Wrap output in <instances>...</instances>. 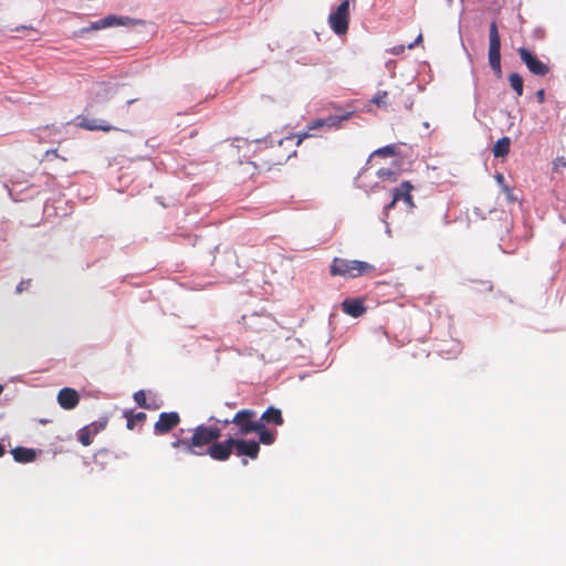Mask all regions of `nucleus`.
Segmentation results:
<instances>
[{"label": "nucleus", "mask_w": 566, "mask_h": 566, "mask_svg": "<svg viewBox=\"0 0 566 566\" xmlns=\"http://www.w3.org/2000/svg\"><path fill=\"white\" fill-rule=\"evenodd\" d=\"M474 214L480 217L481 216V209L480 208H474L473 210Z\"/></svg>", "instance_id": "nucleus-43"}, {"label": "nucleus", "mask_w": 566, "mask_h": 566, "mask_svg": "<svg viewBox=\"0 0 566 566\" xmlns=\"http://www.w3.org/2000/svg\"><path fill=\"white\" fill-rule=\"evenodd\" d=\"M377 176L380 180H391L396 181L397 179V172L391 169L381 168L377 171Z\"/></svg>", "instance_id": "nucleus-28"}, {"label": "nucleus", "mask_w": 566, "mask_h": 566, "mask_svg": "<svg viewBox=\"0 0 566 566\" xmlns=\"http://www.w3.org/2000/svg\"><path fill=\"white\" fill-rule=\"evenodd\" d=\"M324 122H325V119H324V118L316 119V120H314V122L308 126V128H310V129H316V128H318V127H323V126H325V123H324Z\"/></svg>", "instance_id": "nucleus-34"}, {"label": "nucleus", "mask_w": 566, "mask_h": 566, "mask_svg": "<svg viewBox=\"0 0 566 566\" xmlns=\"http://www.w3.org/2000/svg\"><path fill=\"white\" fill-rule=\"evenodd\" d=\"M374 269L375 266L373 264L365 261L335 258L331 265V274L334 276L357 277Z\"/></svg>", "instance_id": "nucleus-2"}, {"label": "nucleus", "mask_w": 566, "mask_h": 566, "mask_svg": "<svg viewBox=\"0 0 566 566\" xmlns=\"http://www.w3.org/2000/svg\"><path fill=\"white\" fill-rule=\"evenodd\" d=\"M403 50H405V46H403V45H400V46H394V48L390 50V52H391L392 54H400L401 52H403Z\"/></svg>", "instance_id": "nucleus-37"}, {"label": "nucleus", "mask_w": 566, "mask_h": 566, "mask_svg": "<svg viewBox=\"0 0 566 566\" xmlns=\"http://www.w3.org/2000/svg\"><path fill=\"white\" fill-rule=\"evenodd\" d=\"M396 202L397 201H394V198H392L391 201L384 207L382 218L388 217V211L395 207Z\"/></svg>", "instance_id": "nucleus-33"}, {"label": "nucleus", "mask_w": 566, "mask_h": 566, "mask_svg": "<svg viewBox=\"0 0 566 566\" xmlns=\"http://www.w3.org/2000/svg\"><path fill=\"white\" fill-rule=\"evenodd\" d=\"M4 454V447L2 444H0V457H2Z\"/></svg>", "instance_id": "nucleus-45"}, {"label": "nucleus", "mask_w": 566, "mask_h": 566, "mask_svg": "<svg viewBox=\"0 0 566 566\" xmlns=\"http://www.w3.org/2000/svg\"><path fill=\"white\" fill-rule=\"evenodd\" d=\"M349 22V0H344L337 9L328 17L331 29L337 34H345L348 30Z\"/></svg>", "instance_id": "nucleus-5"}, {"label": "nucleus", "mask_w": 566, "mask_h": 566, "mask_svg": "<svg viewBox=\"0 0 566 566\" xmlns=\"http://www.w3.org/2000/svg\"><path fill=\"white\" fill-rule=\"evenodd\" d=\"M137 23H139V21H136L129 17H117L114 14H109V15L104 17L97 21L92 22L88 27L81 29L80 33L83 34V33H86L90 31H95V30H101V29H106V28H112V27H118V25L134 27Z\"/></svg>", "instance_id": "nucleus-6"}, {"label": "nucleus", "mask_w": 566, "mask_h": 566, "mask_svg": "<svg viewBox=\"0 0 566 566\" xmlns=\"http://www.w3.org/2000/svg\"><path fill=\"white\" fill-rule=\"evenodd\" d=\"M421 40H422V35H421V34H419V35L417 36V39L415 40V42H412V43L408 44V49H413V48H415V45H416V44H418Z\"/></svg>", "instance_id": "nucleus-39"}, {"label": "nucleus", "mask_w": 566, "mask_h": 566, "mask_svg": "<svg viewBox=\"0 0 566 566\" xmlns=\"http://www.w3.org/2000/svg\"><path fill=\"white\" fill-rule=\"evenodd\" d=\"M387 96H388V92L387 91H378L371 102L374 104H376L378 107H382V108H387Z\"/></svg>", "instance_id": "nucleus-26"}, {"label": "nucleus", "mask_w": 566, "mask_h": 566, "mask_svg": "<svg viewBox=\"0 0 566 566\" xmlns=\"http://www.w3.org/2000/svg\"><path fill=\"white\" fill-rule=\"evenodd\" d=\"M262 421L265 423H274L275 426H281L283 423V417L280 409L274 407H269L261 416Z\"/></svg>", "instance_id": "nucleus-18"}, {"label": "nucleus", "mask_w": 566, "mask_h": 566, "mask_svg": "<svg viewBox=\"0 0 566 566\" xmlns=\"http://www.w3.org/2000/svg\"><path fill=\"white\" fill-rule=\"evenodd\" d=\"M449 3H451V0H448Z\"/></svg>", "instance_id": "nucleus-51"}, {"label": "nucleus", "mask_w": 566, "mask_h": 566, "mask_svg": "<svg viewBox=\"0 0 566 566\" xmlns=\"http://www.w3.org/2000/svg\"><path fill=\"white\" fill-rule=\"evenodd\" d=\"M536 98H537L538 103H544V101H545V91L544 90H538L536 92Z\"/></svg>", "instance_id": "nucleus-36"}, {"label": "nucleus", "mask_w": 566, "mask_h": 566, "mask_svg": "<svg viewBox=\"0 0 566 566\" xmlns=\"http://www.w3.org/2000/svg\"><path fill=\"white\" fill-rule=\"evenodd\" d=\"M510 145H511V139L509 137L504 136V137L500 138L493 147L494 157H496V158L505 157L510 151Z\"/></svg>", "instance_id": "nucleus-19"}, {"label": "nucleus", "mask_w": 566, "mask_h": 566, "mask_svg": "<svg viewBox=\"0 0 566 566\" xmlns=\"http://www.w3.org/2000/svg\"><path fill=\"white\" fill-rule=\"evenodd\" d=\"M77 125L81 128L87 129V130H103V132H109L113 129H116L114 126L108 124L104 119H97V118H87V117H77Z\"/></svg>", "instance_id": "nucleus-14"}, {"label": "nucleus", "mask_w": 566, "mask_h": 566, "mask_svg": "<svg viewBox=\"0 0 566 566\" xmlns=\"http://www.w3.org/2000/svg\"><path fill=\"white\" fill-rule=\"evenodd\" d=\"M352 115H353V112H347V113H344L343 115H331V116L324 118L325 126L338 128V127H340V124L344 120L349 119L352 117Z\"/></svg>", "instance_id": "nucleus-21"}, {"label": "nucleus", "mask_w": 566, "mask_h": 566, "mask_svg": "<svg viewBox=\"0 0 566 566\" xmlns=\"http://www.w3.org/2000/svg\"><path fill=\"white\" fill-rule=\"evenodd\" d=\"M242 464H243V465H247V464H248V460L243 459V460H242Z\"/></svg>", "instance_id": "nucleus-46"}, {"label": "nucleus", "mask_w": 566, "mask_h": 566, "mask_svg": "<svg viewBox=\"0 0 566 566\" xmlns=\"http://www.w3.org/2000/svg\"><path fill=\"white\" fill-rule=\"evenodd\" d=\"M189 442H190V440H188V439H184V440L176 439L174 442H171V446H172V448L182 447L185 449V451L188 452Z\"/></svg>", "instance_id": "nucleus-31"}, {"label": "nucleus", "mask_w": 566, "mask_h": 566, "mask_svg": "<svg viewBox=\"0 0 566 566\" xmlns=\"http://www.w3.org/2000/svg\"><path fill=\"white\" fill-rule=\"evenodd\" d=\"M518 55L522 62L526 65L528 71L537 76H545L549 72L547 64L542 62L530 50L525 48L518 49Z\"/></svg>", "instance_id": "nucleus-9"}, {"label": "nucleus", "mask_w": 566, "mask_h": 566, "mask_svg": "<svg viewBox=\"0 0 566 566\" xmlns=\"http://www.w3.org/2000/svg\"><path fill=\"white\" fill-rule=\"evenodd\" d=\"M23 284H24V282H21V283L18 284V286H17V292L18 293H21L23 291V289H24Z\"/></svg>", "instance_id": "nucleus-41"}, {"label": "nucleus", "mask_w": 566, "mask_h": 566, "mask_svg": "<svg viewBox=\"0 0 566 566\" xmlns=\"http://www.w3.org/2000/svg\"><path fill=\"white\" fill-rule=\"evenodd\" d=\"M310 136L311 135L308 133H303V134L297 135V143L296 144L300 145L303 142V139H305V138H307Z\"/></svg>", "instance_id": "nucleus-38"}, {"label": "nucleus", "mask_w": 566, "mask_h": 566, "mask_svg": "<svg viewBox=\"0 0 566 566\" xmlns=\"http://www.w3.org/2000/svg\"><path fill=\"white\" fill-rule=\"evenodd\" d=\"M179 421L180 418L177 412H161L159 415L158 421L155 423V432L159 434H165L169 432L172 428H175L179 423Z\"/></svg>", "instance_id": "nucleus-11"}, {"label": "nucleus", "mask_w": 566, "mask_h": 566, "mask_svg": "<svg viewBox=\"0 0 566 566\" xmlns=\"http://www.w3.org/2000/svg\"><path fill=\"white\" fill-rule=\"evenodd\" d=\"M93 437L94 434L88 430L86 426L77 431V439L85 447L92 443Z\"/></svg>", "instance_id": "nucleus-23"}, {"label": "nucleus", "mask_w": 566, "mask_h": 566, "mask_svg": "<svg viewBox=\"0 0 566 566\" xmlns=\"http://www.w3.org/2000/svg\"><path fill=\"white\" fill-rule=\"evenodd\" d=\"M116 86L112 83L96 82L88 90V102L86 108H93L95 105L103 104L114 96Z\"/></svg>", "instance_id": "nucleus-4"}, {"label": "nucleus", "mask_w": 566, "mask_h": 566, "mask_svg": "<svg viewBox=\"0 0 566 566\" xmlns=\"http://www.w3.org/2000/svg\"><path fill=\"white\" fill-rule=\"evenodd\" d=\"M2 391H3V386L0 385V395L2 394Z\"/></svg>", "instance_id": "nucleus-50"}, {"label": "nucleus", "mask_w": 566, "mask_h": 566, "mask_svg": "<svg viewBox=\"0 0 566 566\" xmlns=\"http://www.w3.org/2000/svg\"><path fill=\"white\" fill-rule=\"evenodd\" d=\"M233 450V438H228L224 441H214L207 450L206 454H209L213 460L226 461L229 459Z\"/></svg>", "instance_id": "nucleus-10"}, {"label": "nucleus", "mask_w": 566, "mask_h": 566, "mask_svg": "<svg viewBox=\"0 0 566 566\" xmlns=\"http://www.w3.org/2000/svg\"><path fill=\"white\" fill-rule=\"evenodd\" d=\"M80 397L76 390L65 387L57 394L59 405L66 410H71L77 406Z\"/></svg>", "instance_id": "nucleus-13"}, {"label": "nucleus", "mask_w": 566, "mask_h": 566, "mask_svg": "<svg viewBox=\"0 0 566 566\" xmlns=\"http://www.w3.org/2000/svg\"><path fill=\"white\" fill-rule=\"evenodd\" d=\"M243 325L254 332L272 329L275 325L274 318L270 314L252 313L242 316Z\"/></svg>", "instance_id": "nucleus-8"}, {"label": "nucleus", "mask_w": 566, "mask_h": 566, "mask_svg": "<svg viewBox=\"0 0 566 566\" xmlns=\"http://www.w3.org/2000/svg\"><path fill=\"white\" fill-rule=\"evenodd\" d=\"M510 85L514 90L517 96L523 95L524 85H523V78L517 73H511L509 76Z\"/></svg>", "instance_id": "nucleus-22"}, {"label": "nucleus", "mask_w": 566, "mask_h": 566, "mask_svg": "<svg viewBox=\"0 0 566 566\" xmlns=\"http://www.w3.org/2000/svg\"><path fill=\"white\" fill-rule=\"evenodd\" d=\"M260 442L254 440H242L233 438V449L238 455H247L251 459H256L260 451Z\"/></svg>", "instance_id": "nucleus-12"}, {"label": "nucleus", "mask_w": 566, "mask_h": 566, "mask_svg": "<svg viewBox=\"0 0 566 566\" xmlns=\"http://www.w3.org/2000/svg\"><path fill=\"white\" fill-rule=\"evenodd\" d=\"M396 154L395 145H387L381 148L376 149L373 155L374 156H394Z\"/></svg>", "instance_id": "nucleus-29"}, {"label": "nucleus", "mask_w": 566, "mask_h": 566, "mask_svg": "<svg viewBox=\"0 0 566 566\" xmlns=\"http://www.w3.org/2000/svg\"><path fill=\"white\" fill-rule=\"evenodd\" d=\"M134 400L135 402L140 407V408H145V409H148V405L146 402V394L144 390H138L134 394Z\"/></svg>", "instance_id": "nucleus-30"}, {"label": "nucleus", "mask_w": 566, "mask_h": 566, "mask_svg": "<svg viewBox=\"0 0 566 566\" xmlns=\"http://www.w3.org/2000/svg\"><path fill=\"white\" fill-rule=\"evenodd\" d=\"M224 406H227L229 408H234L235 407V402H226Z\"/></svg>", "instance_id": "nucleus-44"}, {"label": "nucleus", "mask_w": 566, "mask_h": 566, "mask_svg": "<svg viewBox=\"0 0 566 566\" xmlns=\"http://www.w3.org/2000/svg\"><path fill=\"white\" fill-rule=\"evenodd\" d=\"M391 63H392V62H387V66H388V67H392V64H391Z\"/></svg>", "instance_id": "nucleus-49"}, {"label": "nucleus", "mask_w": 566, "mask_h": 566, "mask_svg": "<svg viewBox=\"0 0 566 566\" xmlns=\"http://www.w3.org/2000/svg\"><path fill=\"white\" fill-rule=\"evenodd\" d=\"M391 63H392V62H387V66H388V67H392V64H391Z\"/></svg>", "instance_id": "nucleus-48"}, {"label": "nucleus", "mask_w": 566, "mask_h": 566, "mask_svg": "<svg viewBox=\"0 0 566 566\" xmlns=\"http://www.w3.org/2000/svg\"><path fill=\"white\" fill-rule=\"evenodd\" d=\"M423 126H424L426 128H428V127H429V123H428V122H424V123H423Z\"/></svg>", "instance_id": "nucleus-47"}, {"label": "nucleus", "mask_w": 566, "mask_h": 566, "mask_svg": "<svg viewBox=\"0 0 566 566\" xmlns=\"http://www.w3.org/2000/svg\"><path fill=\"white\" fill-rule=\"evenodd\" d=\"M357 187L358 188H361L364 189L367 193H369L370 191L375 190V188H377V185L373 186V187H368L366 184H364L363 181H358L357 182Z\"/></svg>", "instance_id": "nucleus-35"}, {"label": "nucleus", "mask_w": 566, "mask_h": 566, "mask_svg": "<svg viewBox=\"0 0 566 566\" xmlns=\"http://www.w3.org/2000/svg\"><path fill=\"white\" fill-rule=\"evenodd\" d=\"M256 412L252 409H242L238 411L233 418H231V423L238 427V434L247 436L252 433L258 428L260 421L254 420Z\"/></svg>", "instance_id": "nucleus-7"}, {"label": "nucleus", "mask_w": 566, "mask_h": 566, "mask_svg": "<svg viewBox=\"0 0 566 566\" xmlns=\"http://www.w3.org/2000/svg\"><path fill=\"white\" fill-rule=\"evenodd\" d=\"M254 432L259 434V440L263 444H272L275 440V434L269 431L262 421L259 422Z\"/></svg>", "instance_id": "nucleus-20"}, {"label": "nucleus", "mask_w": 566, "mask_h": 566, "mask_svg": "<svg viewBox=\"0 0 566 566\" xmlns=\"http://www.w3.org/2000/svg\"><path fill=\"white\" fill-rule=\"evenodd\" d=\"M489 64L497 77L502 76L501 67V38L495 21L490 23L489 29Z\"/></svg>", "instance_id": "nucleus-3"}, {"label": "nucleus", "mask_w": 566, "mask_h": 566, "mask_svg": "<svg viewBox=\"0 0 566 566\" xmlns=\"http://www.w3.org/2000/svg\"><path fill=\"white\" fill-rule=\"evenodd\" d=\"M208 421L209 422H216V423H222L223 426H227V424L231 423V419H229V418L219 419V418H217L214 416H210Z\"/></svg>", "instance_id": "nucleus-32"}, {"label": "nucleus", "mask_w": 566, "mask_h": 566, "mask_svg": "<svg viewBox=\"0 0 566 566\" xmlns=\"http://www.w3.org/2000/svg\"><path fill=\"white\" fill-rule=\"evenodd\" d=\"M106 424H107V418L103 417L99 420L87 424L86 427L94 436H96L98 432H101L102 430L105 429Z\"/></svg>", "instance_id": "nucleus-25"}, {"label": "nucleus", "mask_w": 566, "mask_h": 566, "mask_svg": "<svg viewBox=\"0 0 566 566\" xmlns=\"http://www.w3.org/2000/svg\"><path fill=\"white\" fill-rule=\"evenodd\" d=\"M496 180H497L499 182H503V181H504V177H503V175L497 174V176H496Z\"/></svg>", "instance_id": "nucleus-42"}, {"label": "nucleus", "mask_w": 566, "mask_h": 566, "mask_svg": "<svg viewBox=\"0 0 566 566\" xmlns=\"http://www.w3.org/2000/svg\"><path fill=\"white\" fill-rule=\"evenodd\" d=\"M343 311L353 316V317H359L361 316L366 308L363 304V302L358 298H346L342 303Z\"/></svg>", "instance_id": "nucleus-15"}, {"label": "nucleus", "mask_w": 566, "mask_h": 566, "mask_svg": "<svg viewBox=\"0 0 566 566\" xmlns=\"http://www.w3.org/2000/svg\"><path fill=\"white\" fill-rule=\"evenodd\" d=\"M221 437V429L216 426L199 424L192 430L189 439L188 453L195 455L206 454L205 447L217 441Z\"/></svg>", "instance_id": "nucleus-1"}, {"label": "nucleus", "mask_w": 566, "mask_h": 566, "mask_svg": "<svg viewBox=\"0 0 566 566\" xmlns=\"http://www.w3.org/2000/svg\"><path fill=\"white\" fill-rule=\"evenodd\" d=\"M412 189V186L409 181H403L399 187L395 188L394 190V201L402 200L406 205H408L410 208L413 207L412 197L410 195V191Z\"/></svg>", "instance_id": "nucleus-16"}, {"label": "nucleus", "mask_w": 566, "mask_h": 566, "mask_svg": "<svg viewBox=\"0 0 566 566\" xmlns=\"http://www.w3.org/2000/svg\"><path fill=\"white\" fill-rule=\"evenodd\" d=\"M460 352L461 345L459 343H452L450 349H440V354L448 359L454 358Z\"/></svg>", "instance_id": "nucleus-27"}, {"label": "nucleus", "mask_w": 566, "mask_h": 566, "mask_svg": "<svg viewBox=\"0 0 566 566\" xmlns=\"http://www.w3.org/2000/svg\"><path fill=\"white\" fill-rule=\"evenodd\" d=\"M382 222L386 224V233H387L388 235H390L391 231H390L389 224H388V223H387V221H386V218H382Z\"/></svg>", "instance_id": "nucleus-40"}, {"label": "nucleus", "mask_w": 566, "mask_h": 566, "mask_svg": "<svg viewBox=\"0 0 566 566\" xmlns=\"http://www.w3.org/2000/svg\"><path fill=\"white\" fill-rule=\"evenodd\" d=\"M125 417L127 418V428L129 430L134 429L136 422H142L146 419L145 412H137L135 415L129 416L128 412H125Z\"/></svg>", "instance_id": "nucleus-24"}, {"label": "nucleus", "mask_w": 566, "mask_h": 566, "mask_svg": "<svg viewBox=\"0 0 566 566\" xmlns=\"http://www.w3.org/2000/svg\"><path fill=\"white\" fill-rule=\"evenodd\" d=\"M13 459L19 463H30L36 458V451L24 447H17L11 450Z\"/></svg>", "instance_id": "nucleus-17"}]
</instances>
